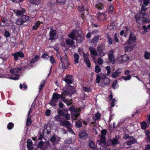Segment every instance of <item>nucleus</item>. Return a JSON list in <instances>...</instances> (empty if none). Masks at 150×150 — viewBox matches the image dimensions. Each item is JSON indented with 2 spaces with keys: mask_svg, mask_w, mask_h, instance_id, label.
Returning a JSON list of instances; mask_svg holds the SVG:
<instances>
[{
  "mask_svg": "<svg viewBox=\"0 0 150 150\" xmlns=\"http://www.w3.org/2000/svg\"><path fill=\"white\" fill-rule=\"evenodd\" d=\"M135 16L136 19V22L140 24H142L144 23L147 22L149 23L150 19L148 17L147 15L145 14L146 10H141Z\"/></svg>",
  "mask_w": 150,
  "mask_h": 150,
  "instance_id": "nucleus-1",
  "label": "nucleus"
},
{
  "mask_svg": "<svg viewBox=\"0 0 150 150\" xmlns=\"http://www.w3.org/2000/svg\"><path fill=\"white\" fill-rule=\"evenodd\" d=\"M64 95L62 94H59L57 93H54L52 99L50 100V104L52 106H55L57 104L56 103L57 102L59 99H63L64 98Z\"/></svg>",
  "mask_w": 150,
  "mask_h": 150,
  "instance_id": "nucleus-2",
  "label": "nucleus"
},
{
  "mask_svg": "<svg viewBox=\"0 0 150 150\" xmlns=\"http://www.w3.org/2000/svg\"><path fill=\"white\" fill-rule=\"evenodd\" d=\"M60 61L61 62L62 68L64 69H67L69 64V61L66 54L61 57L60 55Z\"/></svg>",
  "mask_w": 150,
  "mask_h": 150,
  "instance_id": "nucleus-3",
  "label": "nucleus"
},
{
  "mask_svg": "<svg viewBox=\"0 0 150 150\" xmlns=\"http://www.w3.org/2000/svg\"><path fill=\"white\" fill-rule=\"evenodd\" d=\"M29 19V17L27 15H23L21 18H18L16 21V24L20 25L23 24Z\"/></svg>",
  "mask_w": 150,
  "mask_h": 150,
  "instance_id": "nucleus-4",
  "label": "nucleus"
},
{
  "mask_svg": "<svg viewBox=\"0 0 150 150\" xmlns=\"http://www.w3.org/2000/svg\"><path fill=\"white\" fill-rule=\"evenodd\" d=\"M49 35L50 36L49 40H54L57 38V31L56 30H54L52 28L50 29Z\"/></svg>",
  "mask_w": 150,
  "mask_h": 150,
  "instance_id": "nucleus-5",
  "label": "nucleus"
},
{
  "mask_svg": "<svg viewBox=\"0 0 150 150\" xmlns=\"http://www.w3.org/2000/svg\"><path fill=\"white\" fill-rule=\"evenodd\" d=\"M76 92L75 90L67 88L65 91H64L62 93V94L64 96H71L72 94L75 93Z\"/></svg>",
  "mask_w": 150,
  "mask_h": 150,
  "instance_id": "nucleus-6",
  "label": "nucleus"
},
{
  "mask_svg": "<svg viewBox=\"0 0 150 150\" xmlns=\"http://www.w3.org/2000/svg\"><path fill=\"white\" fill-rule=\"evenodd\" d=\"M69 110L71 112H74V115L75 117H77L79 115L81 111L80 108H76L74 106L72 105L69 108Z\"/></svg>",
  "mask_w": 150,
  "mask_h": 150,
  "instance_id": "nucleus-7",
  "label": "nucleus"
},
{
  "mask_svg": "<svg viewBox=\"0 0 150 150\" xmlns=\"http://www.w3.org/2000/svg\"><path fill=\"white\" fill-rule=\"evenodd\" d=\"M73 76L69 74H67L65 77L64 79L63 80L67 84L70 85L73 82Z\"/></svg>",
  "mask_w": 150,
  "mask_h": 150,
  "instance_id": "nucleus-8",
  "label": "nucleus"
},
{
  "mask_svg": "<svg viewBox=\"0 0 150 150\" xmlns=\"http://www.w3.org/2000/svg\"><path fill=\"white\" fill-rule=\"evenodd\" d=\"M79 136L81 139L84 140L88 138V134L86 130L83 129L79 132Z\"/></svg>",
  "mask_w": 150,
  "mask_h": 150,
  "instance_id": "nucleus-9",
  "label": "nucleus"
},
{
  "mask_svg": "<svg viewBox=\"0 0 150 150\" xmlns=\"http://www.w3.org/2000/svg\"><path fill=\"white\" fill-rule=\"evenodd\" d=\"M137 40V37L132 32L130 33L129 35V38L127 40V42L134 43L136 42Z\"/></svg>",
  "mask_w": 150,
  "mask_h": 150,
  "instance_id": "nucleus-10",
  "label": "nucleus"
},
{
  "mask_svg": "<svg viewBox=\"0 0 150 150\" xmlns=\"http://www.w3.org/2000/svg\"><path fill=\"white\" fill-rule=\"evenodd\" d=\"M12 56H14V60L16 61L18 59V57L21 58H23L24 56V55L23 52H18L12 54Z\"/></svg>",
  "mask_w": 150,
  "mask_h": 150,
  "instance_id": "nucleus-11",
  "label": "nucleus"
},
{
  "mask_svg": "<svg viewBox=\"0 0 150 150\" xmlns=\"http://www.w3.org/2000/svg\"><path fill=\"white\" fill-rule=\"evenodd\" d=\"M126 43L127 44V46L125 48V51L127 52L132 51L135 46L134 44L130 42H126Z\"/></svg>",
  "mask_w": 150,
  "mask_h": 150,
  "instance_id": "nucleus-12",
  "label": "nucleus"
},
{
  "mask_svg": "<svg viewBox=\"0 0 150 150\" xmlns=\"http://www.w3.org/2000/svg\"><path fill=\"white\" fill-rule=\"evenodd\" d=\"M108 58L110 61V62L112 64L115 63V57L113 55V53L112 51L110 50L108 53Z\"/></svg>",
  "mask_w": 150,
  "mask_h": 150,
  "instance_id": "nucleus-13",
  "label": "nucleus"
},
{
  "mask_svg": "<svg viewBox=\"0 0 150 150\" xmlns=\"http://www.w3.org/2000/svg\"><path fill=\"white\" fill-rule=\"evenodd\" d=\"M82 31H79L77 32V35L75 39L76 42L78 43H80L83 40V37L81 35L79 34Z\"/></svg>",
  "mask_w": 150,
  "mask_h": 150,
  "instance_id": "nucleus-14",
  "label": "nucleus"
},
{
  "mask_svg": "<svg viewBox=\"0 0 150 150\" xmlns=\"http://www.w3.org/2000/svg\"><path fill=\"white\" fill-rule=\"evenodd\" d=\"M83 55L84 61L87 65L88 67V68L90 67H91V64L88 57V56L89 55V54L88 53L86 54L83 53Z\"/></svg>",
  "mask_w": 150,
  "mask_h": 150,
  "instance_id": "nucleus-15",
  "label": "nucleus"
},
{
  "mask_svg": "<svg viewBox=\"0 0 150 150\" xmlns=\"http://www.w3.org/2000/svg\"><path fill=\"white\" fill-rule=\"evenodd\" d=\"M23 69V67L16 68H12L10 69V72L12 74H16L19 71H20Z\"/></svg>",
  "mask_w": 150,
  "mask_h": 150,
  "instance_id": "nucleus-16",
  "label": "nucleus"
},
{
  "mask_svg": "<svg viewBox=\"0 0 150 150\" xmlns=\"http://www.w3.org/2000/svg\"><path fill=\"white\" fill-rule=\"evenodd\" d=\"M99 35H96L94 38L91 40L90 42L92 44H96L97 42L99 40Z\"/></svg>",
  "mask_w": 150,
  "mask_h": 150,
  "instance_id": "nucleus-17",
  "label": "nucleus"
},
{
  "mask_svg": "<svg viewBox=\"0 0 150 150\" xmlns=\"http://www.w3.org/2000/svg\"><path fill=\"white\" fill-rule=\"evenodd\" d=\"M39 57V56L36 55L31 60H29L28 62L30 64H33L37 62L38 61V59Z\"/></svg>",
  "mask_w": 150,
  "mask_h": 150,
  "instance_id": "nucleus-18",
  "label": "nucleus"
},
{
  "mask_svg": "<svg viewBox=\"0 0 150 150\" xmlns=\"http://www.w3.org/2000/svg\"><path fill=\"white\" fill-rule=\"evenodd\" d=\"M104 49V46L102 45L98 48V50L99 53V55L100 57H103L105 54V53L103 52V50Z\"/></svg>",
  "mask_w": 150,
  "mask_h": 150,
  "instance_id": "nucleus-19",
  "label": "nucleus"
},
{
  "mask_svg": "<svg viewBox=\"0 0 150 150\" xmlns=\"http://www.w3.org/2000/svg\"><path fill=\"white\" fill-rule=\"evenodd\" d=\"M27 147L29 150H33V148L32 147L33 143L30 139H28L27 142Z\"/></svg>",
  "mask_w": 150,
  "mask_h": 150,
  "instance_id": "nucleus-20",
  "label": "nucleus"
},
{
  "mask_svg": "<svg viewBox=\"0 0 150 150\" xmlns=\"http://www.w3.org/2000/svg\"><path fill=\"white\" fill-rule=\"evenodd\" d=\"M13 10V11L16 13L17 16H21L24 15L23 13L25 12V10Z\"/></svg>",
  "mask_w": 150,
  "mask_h": 150,
  "instance_id": "nucleus-21",
  "label": "nucleus"
},
{
  "mask_svg": "<svg viewBox=\"0 0 150 150\" xmlns=\"http://www.w3.org/2000/svg\"><path fill=\"white\" fill-rule=\"evenodd\" d=\"M119 69H118L116 70L115 71L113 72L112 74V76L113 78H116L119 76L121 73V71H119L118 70Z\"/></svg>",
  "mask_w": 150,
  "mask_h": 150,
  "instance_id": "nucleus-22",
  "label": "nucleus"
},
{
  "mask_svg": "<svg viewBox=\"0 0 150 150\" xmlns=\"http://www.w3.org/2000/svg\"><path fill=\"white\" fill-rule=\"evenodd\" d=\"M100 140H98L97 142H100V145H101L100 144H104L106 143V137L104 135H101L100 137Z\"/></svg>",
  "mask_w": 150,
  "mask_h": 150,
  "instance_id": "nucleus-23",
  "label": "nucleus"
},
{
  "mask_svg": "<svg viewBox=\"0 0 150 150\" xmlns=\"http://www.w3.org/2000/svg\"><path fill=\"white\" fill-rule=\"evenodd\" d=\"M103 76L105 77L104 78L103 77L102 78V79L103 80V81L104 84L105 85L108 84L110 83V79L107 77H105L106 75L105 74H103Z\"/></svg>",
  "mask_w": 150,
  "mask_h": 150,
  "instance_id": "nucleus-24",
  "label": "nucleus"
},
{
  "mask_svg": "<svg viewBox=\"0 0 150 150\" xmlns=\"http://www.w3.org/2000/svg\"><path fill=\"white\" fill-rule=\"evenodd\" d=\"M31 117L32 116H28L26 123V125L27 126H30L32 123V121L31 119Z\"/></svg>",
  "mask_w": 150,
  "mask_h": 150,
  "instance_id": "nucleus-25",
  "label": "nucleus"
},
{
  "mask_svg": "<svg viewBox=\"0 0 150 150\" xmlns=\"http://www.w3.org/2000/svg\"><path fill=\"white\" fill-rule=\"evenodd\" d=\"M74 62L75 64H77L79 62V56L77 53H75L74 55Z\"/></svg>",
  "mask_w": 150,
  "mask_h": 150,
  "instance_id": "nucleus-26",
  "label": "nucleus"
},
{
  "mask_svg": "<svg viewBox=\"0 0 150 150\" xmlns=\"http://www.w3.org/2000/svg\"><path fill=\"white\" fill-rule=\"evenodd\" d=\"M106 37L108 40V42L109 44H112L113 40L112 38L110 37V35L108 34L106 35Z\"/></svg>",
  "mask_w": 150,
  "mask_h": 150,
  "instance_id": "nucleus-27",
  "label": "nucleus"
},
{
  "mask_svg": "<svg viewBox=\"0 0 150 150\" xmlns=\"http://www.w3.org/2000/svg\"><path fill=\"white\" fill-rule=\"evenodd\" d=\"M44 129V130H47V134H50L51 128L50 126H49L47 125L45 126Z\"/></svg>",
  "mask_w": 150,
  "mask_h": 150,
  "instance_id": "nucleus-28",
  "label": "nucleus"
},
{
  "mask_svg": "<svg viewBox=\"0 0 150 150\" xmlns=\"http://www.w3.org/2000/svg\"><path fill=\"white\" fill-rule=\"evenodd\" d=\"M141 125V128L142 129L145 130L147 128V123L145 121H143L141 122L140 123Z\"/></svg>",
  "mask_w": 150,
  "mask_h": 150,
  "instance_id": "nucleus-29",
  "label": "nucleus"
},
{
  "mask_svg": "<svg viewBox=\"0 0 150 150\" xmlns=\"http://www.w3.org/2000/svg\"><path fill=\"white\" fill-rule=\"evenodd\" d=\"M144 57L146 59H149L150 58V53L146 51L145 52Z\"/></svg>",
  "mask_w": 150,
  "mask_h": 150,
  "instance_id": "nucleus-30",
  "label": "nucleus"
},
{
  "mask_svg": "<svg viewBox=\"0 0 150 150\" xmlns=\"http://www.w3.org/2000/svg\"><path fill=\"white\" fill-rule=\"evenodd\" d=\"M20 76L18 74L13 75L11 76L10 78L12 80H16L19 79Z\"/></svg>",
  "mask_w": 150,
  "mask_h": 150,
  "instance_id": "nucleus-31",
  "label": "nucleus"
},
{
  "mask_svg": "<svg viewBox=\"0 0 150 150\" xmlns=\"http://www.w3.org/2000/svg\"><path fill=\"white\" fill-rule=\"evenodd\" d=\"M121 60L123 62H126L129 60V58L127 54H125L122 56Z\"/></svg>",
  "mask_w": 150,
  "mask_h": 150,
  "instance_id": "nucleus-32",
  "label": "nucleus"
},
{
  "mask_svg": "<svg viewBox=\"0 0 150 150\" xmlns=\"http://www.w3.org/2000/svg\"><path fill=\"white\" fill-rule=\"evenodd\" d=\"M62 126L66 127L69 126L70 125L69 121L67 120H64L62 122Z\"/></svg>",
  "mask_w": 150,
  "mask_h": 150,
  "instance_id": "nucleus-33",
  "label": "nucleus"
},
{
  "mask_svg": "<svg viewBox=\"0 0 150 150\" xmlns=\"http://www.w3.org/2000/svg\"><path fill=\"white\" fill-rule=\"evenodd\" d=\"M40 25V22L38 21L36 22L35 25L33 26V28L34 30H37L38 28L39 27Z\"/></svg>",
  "mask_w": 150,
  "mask_h": 150,
  "instance_id": "nucleus-34",
  "label": "nucleus"
},
{
  "mask_svg": "<svg viewBox=\"0 0 150 150\" xmlns=\"http://www.w3.org/2000/svg\"><path fill=\"white\" fill-rule=\"evenodd\" d=\"M89 146L90 148L93 150H95L96 149L95 144L93 141H92L90 143Z\"/></svg>",
  "mask_w": 150,
  "mask_h": 150,
  "instance_id": "nucleus-35",
  "label": "nucleus"
},
{
  "mask_svg": "<svg viewBox=\"0 0 150 150\" xmlns=\"http://www.w3.org/2000/svg\"><path fill=\"white\" fill-rule=\"evenodd\" d=\"M118 139L117 138H114L111 141L112 145H115L118 144Z\"/></svg>",
  "mask_w": 150,
  "mask_h": 150,
  "instance_id": "nucleus-36",
  "label": "nucleus"
},
{
  "mask_svg": "<svg viewBox=\"0 0 150 150\" xmlns=\"http://www.w3.org/2000/svg\"><path fill=\"white\" fill-rule=\"evenodd\" d=\"M44 145V142L42 141H40L37 145V147L40 149H42Z\"/></svg>",
  "mask_w": 150,
  "mask_h": 150,
  "instance_id": "nucleus-37",
  "label": "nucleus"
},
{
  "mask_svg": "<svg viewBox=\"0 0 150 150\" xmlns=\"http://www.w3.org/2000/svg\"><path fill=\"white\" fill-rule=\"evenodd\" d=\"M66 43L67 45H72L74 44V42L72 40H71L69 39L67 40H66Z\"/></svg>",
  "mask_w": 150,
  "mask_h": 150,
  "instance_id": "nucleus-38",
  "label": "nucleus"
},
{
  "mask_svg": "<svg viewBox=\"0 0 150 150\" xmlns=\"http://www.w3.org/2000/svg\"><path fill=\"white\" fill-rule=\"evenodd\" d=\"M118 34L117 33H115L114 37V39L113 40V42L114 43H115L116 42H118L119 41V40L117 38Z\"/></svg>",
  "mask_w": 150,
  "mask_h": 150,
  "instance_id": "nucleus-39",
  "label": "nucleus"
},
{
  "mask_svg": "<svg viewBox=\"0 0 150 150\" xmlns=\"http://www.w3.org/2000/svg\"><path fill=\"white\" fill-rule=\"evenodd\" d=\"M14 126V124L12 122H10L8 124L7 128L8 129L11 130L13 129Z\"/></svg>",
  "mask_w": 150,
  "mask_h": 150,
  "instance_id": "nucleus-40",
  "label": "nucleus"
},
{
  "mask_svg": "<svg viewBox=\"0 0 150 150\" xmlns=\"http://www.w3.org/2000/svg\"><path fill=\"white\" fill-rule=\"evenodd\" d=\"M63 96L64 98L63 99H62L63 101L66 103L67 105H70L71 104V102H70L68 100L65 98L64 97L65 96Z\"/></svg>",
  "mask_w": 150,
  "mask_h": 150,
  "instance_id": "nucleus-41",
  "label": "nucleus"
},
{
  "mask_svg": "<svg viewBox=\"0 0 150 150\" xmlns=\"http://www.w3.org/2000/svg\"><path fill=\"white\" fill-rule=\"evenodd\" d=\"M49 61L52 65H53L55 63H56L55 60L53 57L52 56H50L49 57Z\"/></svg>",
  "mask_w": 150,
  "mask_h": 150,
  "instance_id": "nucleus-42",
  "label": "nucleus"
},
{
  "mask_svg": "<svg viewBox=\"0 0 150 150\" xmlns=\"http://www.w3.org/2000/svg\"><path fill=\"white\" fill-rule=\"evenodd\" d=\"M49 56L47 54L43 53L42 56V58L45 60H48L49 58Z\"/></svg>",
  "mask_w": 150,
  "mask_h": 150,
  "instance_id": "nucleus-43",
  "label": "nucleus"
},
{
  "mask_svg": "<svg viewBox=\"0 0 150 150\" xmlns=\"http://www.w3.org/2000/svg\"><path fill=\"white\" fill-rule=\"evenodd\" d=\"M83 91L85 92L88 93L90 92L91 91V89L90 87H83L82 88Z\"/></svg>",
  "mask_w": 150,
  "mask_h": 150,
  "instance_id": "nucleus-44",
  "label": "nucleus"
},
{
  "mask_svg": "<svg viewBox=\"0 0 150 150\" xmlns=\"http://www.w3.org/2000/svg\"><path fill=\"white\" fill-rule=\"evenodd\" d=\"M95 72L96 73H99L101 71L100 67L98 65L95 66Z\"/></svg>",
  "mask_w": 150,
  "mask_h": 150,
  "instance_id": "nucleus-45",
  "label": "nucleus"
},
{
  "mask_svg": "<svg viewBox=\"0 0 150 150\" xmlns=\"http://www.w3.org/2000/svg\"><path fill=\"white\" fill-rule=\"evenodd\" d=\"M75 125L77 127L79 128L82 127V123L80 121H78L76 122Z\"/></svg>",
  "mask_w": 150,
  "mask_h": 150,
  "instance_id": "nucleus-46",
  "label": "nucleus"
},
{
  "mask_svg": "<svg viewBox=\"0 0 150 150\" xmlns=\"http://www.w3.org/2000/svg\"><path fill=\"white\" fill-rule=\"evenodd\" d=\"M91 54L94 56H96L97 55V53L96 51L94 49H90Z\"/></svg>",
  "mask_w": 150,
  "mask_h": 150,
  "instance_id": "nucleus-47",
  "label": "nucleus"
},
{
  "mask_svg": "<svg viewBox=\"0 0 150 150\" xmlns=\"http://www.w3.org/2000/svg\"><path fill=\"white\" fill-rule=\"evenodd\" d=\"M121 78L123 79L125 81L129 80L131 78V76L130 75H128L126 76H122Z\"/></svg>",
  "mask_w": 150,
  "mask_h": 150,
  "instance_id": "nucleus-48",
  "label": "nucleus"
},
{
  "mask_svg": "<svg viewBox=\"0 0 150 150\" xmlns=\"http://www.w3.org/2000/svg\"><path fill=\"white\" fill-rule=\"evenodd\" d=\"M42 82L41 84H40V86H39V91H41L42 89L43 88V87L45 86V81H43V83H42Z\"/></svg>",
  "mask_w": 150,
  "mask_h": 150,
  "instance_id": "nucleus-49",
  "label": "nucleus"
},
{
  "mask_svg": "<svg viewBox=\"0 0 150 150\" xmlns=\"http://www.w3.org/2000/svg\"><path fill=\"white\" fill-rule=\"evenodd\" d=\"M104 5L101 3H100L96 6V7L98 9H102L103 8Z\"/></svg>",
  "mask_w": 150,
  "mask_h": 150,
  "instance_id": "nucleus-50",
  "label": "nucleus"
},
{
  "mask_svg": "<svg viewBox=\"0 0 150 150\" xmlns=\"http://www.w3.org/2000/svg\"><path fill=\"white\" fill-rule=\"evenodd\" d=\"M57 139L56 136L54 135H52L51 137L50 140L51 142L52 143H54L56 140Z\"/></svg>",
  "mask_w": 150,
  "mask_h": 150,
  "instance_id": "nucleus-51",
  "label": "nucleus"
},
{
  "mask_svg": "<svg viewBox=\"0 0 150 150\" xmlns=\"http://www.w3.org/2000/svg\"><path fill=\"white\" fill-rule=\"evenodd\" d=\"M68 37L72 40L74 39L75 38V34L73 32H72L70 34L68 35Z\"/></svg>",
  "mask_w": 150,
  "mask_h": 150,
  "instance_id": "nucleus-52",
  "label": "nucleus"
},
{
  "mask_svg": "<svg viewBox=\"0 0 150 150\" xmlns=\"http://www.w3.org/2000/svg\"><path fill=\"white\" fill-rule=\"evenodd\" d=\"M101 77L98 74L96 75V82L97 83H99L100 82L101 80Z\"/></svg>",
  "mask_w": 150,
  "mask_h": 150,
  "instance_id": "nucleus-53",
  "label": "nucleus"
},
{
  "mask_svg": "<svg viewBox=\"0 0 150 150\" xmlns=\"http://www.w3.org/2000/svg\"><path fill=\"white\" fill-rule=\"evenodd\" d=\"M106 69L107 71V76H108L110 74L111 72V68L110 66H108L106 67Z\"/></svg>",
  "mask_w": 150,
  "mask_h": 150,
  "instance_id": "nucleus-54",
  "label": "nucleus"
},
{
  "mask_svg": "<svg viewBox=\"0 0 150 150\" xmlns=\"http://www.w3.org/2000/svg\"><path fill=\"white\" fill-rule=\"evenodd\" d=\"M146 141L147 143H150V135H149V133L146 134Z\"/></svg>",
  "mask_w": 150,
  "mask_h": 150,
  "instance_id": "nucleus-55",
  "label": "nucleus"
},
{
  "mask_svg": "<svg viewBox=\"0 0 150 150\" xmlns=\"http://www.w3.org/2000/svg\"><path fill=\"white\" fill-rule=\"evenodd\" d=\"M4 35L7 38L10 36V34L8 31L6 30L4 32Z\"/></svg>",
  "mask_w": 150,
  "mask_h": 150,
  "instance_id": "nucleus-56",
  "label": "nucleus"
},
{
  "mask_svg": "<svg viewBox=\"0 0 150 150\" xmlns=\"http://www.w3.org/2000/svg\"><path fill=\"white\" fill-rule=\"evenodd\" d=\"M30 2L34 4H36L40 2V0H29Z\"/></svg>",
  "mask_w": 150,
  "mask_h": 150,
  "instance_id": "nucleus-57",
  "label": "nucleus"
},
{
  "mask_svg": "<svg viewBox=\"0 0 150 150\" xmlns=\"http://www.w3.org/2000/svg\"><path fill=\"white\" fill-rule=\"evenodd\" d=\"M57 112L59 115L62 116H64L65 115L64 112L62 110H59L57 111Z\"/></svg>",
  "mask_w": 150,
  "mask_h": 150,
  "instance_id": "nucleus-58",
  "label": "nucleus"
},
{
  "mask_svg": "<svg viewBox=\"0 0 150 150\" xmlns=\"http://www.w3.org/2000/svg\"><path fill=\"white\" fill-rule=\"evenodd\" d=\"M72 139L71 138H69L67 139L65 141V142L67 144H70L71 143Z\"/></svg>",
  "mask_w": 150,
  "mask_h": 150,
  "instance_id": "nucleus-59",
  "label": "nucleus"
},
{
  "mask_svg": "<svg viewBox=\"0 0 150 150\" xmlns=\"http://www.w3.org/2000/svg\"><path fill=\"white\" fill-rule=\"evenodd\" d=\"M98 63L100 65H101L103 62V61L101 57H99L98 59Z\"/></svg>",
  "mask_w": 150,
  "mask_h": 150,
  "instance_id": "nucleus-60",
  "label": "nucleus"
},
{
  "mask_svg": "<svg viewBox=\"0 0 150 150\" xmlns=\"http://www.w3.org/2000/svg\"><path fill=\"white\" fill-rule=\"evenodd\" d=\"M68 131L71 133L72 134H74V132H73L72 129L69 127V126L66 127Z\"/></svg>",
  "mask_w": 150,
  "mask_h": 150,
  "instance_id": "nucleus-61",
  "label": "nucleus"
},
{
  "mask_svg": "<svg viewBox=\"0 0 150 150\" xmlns=\"http://www.w3.org/2000/svg\"><path fill=\"white\" fill-rule=\"evenodd\" d=\"M117 81L115 80L114 81L112 84V87L114 89L116 88V85L117 83Z\"/></svg>",
  "mask_w": 150,
  "mask_h": 150,
  "instance_id": "nucleus-62",
  "label": "nucleus"
},
{
  "mask_svg": "<svg viewBox=\"0 0 150 150\" xmlns=\"http://www.w3.org/2000/svg\"><path fill=\"white\" fill-rule=\"evenodd\" d=\"M130 140H131L133 142L134 144L135 143H136L137 142V140L135 139L133 137H130Z\"/></svg>",
  "mask_w": 150,
  "mask_h": 150,
  "instance_id": "nucleus-63",
  "label": "nucleus"
},
{
  "mask_svg": "<svg viewBox=\"0 0 150 150\" xmlns=\"http://www.w3.org/2000/svg\"><path fill=\"white\" fill-rule=\"evenodd\" d=\"M150 2V0H144V5L145 6H147Z\"/></svg>",
  "mask_w": 150,
  "mask_h": 150,
  "instance_id": "nucleus-64",
  "label": "nucleus"
}]
</instances>
